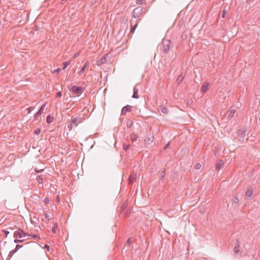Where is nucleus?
<instances>
[{
	"label": "nucleus",
	"mask_w": 260,
	"mask_h": 260,
	"mask_svg": "<svg viewBox=\"0 0 260 260\" xmlns=\"http://www.w3.org/2000/svg\"><path fill=\"white\" fill-rule=\"evenodd\" d=\"M70 61L63 62L62 63V65H63L62 69L65 70V69L70 64Z\"/></svg>",
	"instance_id": "25"
},
{
	"label": "nucleus",
	"mask_w": 260,
	"mask_h": 260,
	"mask_svg": "<svg viewBox=\"0 0 260 260\" xmlns=\"http://www.w3.org/2000/svg\"><path fill=\"white\" fill-rule=\"evenodd\" d=\"M224 162L223 160H219L217 163L216 164L215 169L216 171H218L222 167V166L223 165Z\"/></svg>",
	"instance_id": "12"
},
{
	"label": "nucleus",
	"mask_w": 260,
	"mask_h": 260,
	"mask_svg": "<svg viewBox=\"0 0 260 260\" xmlns=\"http://www.w3.org/2000/svg\"><path fill=\"white\" fill-rule=\"evenodd\" d=\"M240 244L239 239H237L235 242V246L234 248V252L238 254V253L240 252Z\"/></svg>",
	"instance_id": "9"
},
{
	"label": "nucleus",
	"mask_w": 260,
	"mask_h": 260,
	"mask_svg": "<svg viewBox=\"0 0 260 260\" xmlns=\"http://www.w3.org/2000/svg\"><path fill=\"white\" fill-rule=\"evenodd\" d=\"M147 11L146 9L142 8V7H138L135 8L132 13V16L133 17L137 18L140 17L143 13H146Z\"/></svg>",
	"instance_id": "3"
},
{
	"label": "nucleus",
	"mask_w": 260,
	"mask_h": 260,
	"mask_svg": "<svg viewBox=\"0 0 260 260\" xmlns=\"http://www.w3.org/2000/svg\"><path fill=\"white\" fill-rule=\"evenodd\" d=\"M134 92L132 95V98L134 99H138L139 96L138 95V89H137L136 87H134L133 89Z\"/></svg>",
	"instance_id": "13"
},
{
	"label": "nucleus",
	"mask_w": 260,
	"mask_h": 260,
	"mask_svg": "<svg viewBox=\"0 0 260 260\" xmlns=\"http://www.w3.org/2000/svg\"><path fill=\"white\" fill-rule=\"evenodd\" d=\"M249 2H252L254 0H247Z\"/></svg>",
	"instance_id": "53"
},
{
	"label": "nucleus",
	"mask_w": 260,
	"mask_h": 260,
	"mask_svg": "<svg viewBox=\"0 0 260 260\" xmlns=\"http://www.w3.org/2000/svg\"><path fill=\"white\" fill-rule=\"evenodd\" d=\"M35 108L32 106H31L27 108V110L28 111V113H30Z\"/></svg>",
	"instance_id": "36"
},
{
	"label": "nucleus",
	"mask_w": 260,
	"mask_h": 260,
	"mask_svg": "<svg viewBox=\"0 0 260 260\" xmlns=\"http://www.w3.org/2000/svg\"><path fill=\"white\" fill-rule=\"evenodd\" d=\"M126 243H127V244H129H129H131L132 243V240H131V239L130 238H129L127 240V241H126Z\"/></svg>",
	"instance_id": "44"
},
{
	"label": "nucleus",
	"mask_w": 260,
	"mask_h": 260,
	"mask_svg": "<svg viewBox=\"0 0 260 260\" xmlns=\"http://www.w3.org/2000/svg\"><path fill=\"white\" fill-rule=\"evenodd\" d=\"M44 202L46 204H48L49 203V199L48 198H46L44 199Z\"/></svg>",
	"instance_id": "40"
},
{
	"label": "nucleus",
	"mask_w": 260,
	"mask_h": 260,
	"mask_svg": "<svg viewBox=\"0 0 260 260\" xmlns=\"http://www.w3.org/2000/svg\"><path fill=\"white\" fill-rule=\"evenodd\" d=\"M29 236V234L25 233L22 229L19 228L17 231H15L14 233L13 236L16 238H22L25 236Z\"/></svg>",
	"instance_id": "4"
},
{
	"label": "nucleus",
	"mask_w": 260,
	"mask_h": 260,
	"mask_svg": "<svg viewBox=\"0 0 260 260\" xmlns=\"http://www.w3.org/2000/svg\"><path fill=\"white\" fill-rule=\"evenodd\" d=\"M183 79V76H182V75H179L177 79L176 82L177 83V84H179L182 81Z\"/></svg>",
	"instance_id": "22"
},
{
	"label": "nucleus",
	"mask_w": 260,
	"mask_h": 260,
	"mask_svg": "<svg viewBox=\"0 0 260 260\" xmlns=\"http://www.w3.org/2000/svg\"><path fill=\"white\" fill-rule=\"evenodd\" d=\"M60 71H61V69L60 68H58L56 70H55L54 71V73H56V74H58L60 73Z\"/></svg>",
	"instance_id": "41"
},
{
	"label": "nucleus",
	"mask_w": 260,
	"mask_h": 260,
	"mask_svg": "<svg viewBox=\"0 0 260 260\" xmlns=\"http://www.w3.org/2000/svg\"><path fill=\"white\" fill-rule=\"evenodd\" d=\"M45 247L48 250H49V246L48 245H45Z\"/></svg>",
	"instance_id": "52"
},
{
	"label": "nucleus",
	"mask_w": 260,
	"mask_h": 260,
	"mask_svg": "<svg viewBox=\"0 0 260 260\" xmlns=\"http://www.w3.org/2000/svg\"><path fill=\"white\" fill-rule=\"evenodd\" d=\"M201 167V164H196V165L195 166V168H196V169H200Z\"/></svg>",
	"instance_id": "42"
},
{
	"label": "nucleus",
	"mask_w": 260,
	"mask_h": 260,
	"mask_svg": "<svg viewBox=\"0 0 260 260\" xmlns=\"http://www.w3.org/2000/svg\"><path fill=\"white\" fill-rule=\"evenodd\" d=\"M23 245L17 244L15 247V249H17V251H18L20 248L22 247Z\"/></svg>",
	"instance_id": "39"
},
{
	"label": "nucleus",
	"mask_w": 260,
	"mask_h": 260,
	"mask_svg": "<svg viewBox=\"0 0 260 260\" xmlns=\"http://www.w3.org/2000/svg\"><path fill=\"white\" fill-rule=\"evenodd\" d=\"M253 194V189L252 187H250L246 192V196L247 197H251Z\"/></svg>",
	"instance_id": "14"
},
{
	"label": "nucleus",
	"mask_w": 260,
	"mask_h": 260,
	"mask_svg": "<svg viewBox=\"0 0 260 260\" xmlns=\"http://www.w3.org/2000/svg\"><path fill=\"white\" fill-rule=\"evenodd\" d=\"M57 224L56 223L54 224V226L53 227V228L52 229V232L54 234L56 233V229L57 228Z\"/></svg>",
	"instance_id": "33"
},
{
	"label": "nucleus",
	"mask_w": 260,
	"mask_h": 260,
	"mask_svg": "<svg viewBox=\"0 0 260 260\" xmlns=\"http://www.w3.org/2000/svg\"><path fill=\"white\" fill-rule=\"evenodd\" d=\"M88 61H86L84 66L83 67H85V68L87 67V64H88Z\"/></svg>",
	"instance_id": "51"
},
{
	"label": "nucleus",
	"mask_w": 260,
	"mask_h": 260,
	"mask_svg": "<svg viewBox=\"0 0 260 260\" xmlns=\"http://www.w3.org/2000/svg\"><path fill=\"white\" fill-rule=\"evenodd\" d=\"M40 133H41V130H40V129H39V128L37 129H36V130L34 131V133H35V134H36V135H38Z\"/></svg>",
	"instance_id": "37"
},
{
	"label": "nucleus",
	"mask_w": 260,
	"mask_h": 260,
	"mask_svg": "<svg viewBox=\"0 0 260 260\" xmlns=\"http://www.w3.org/2000/svg\"><path fill=\"white\" fill-rule=\"evenodd\" d=\"M79 53H75V54H74V58H75L77 57L79 55Z\"/></svg>",
	"instance_id": "49"
},
{
	"label": "nucleus",
	"mask_w": 260,
	"mask_h": 260,
	"mask_svg": "<svg viewBox=\"0 0 260 260\" xmlns=\"http://www.w3.org/2000/svg\"><path fill=\"white\" fill-rule=\"evenodd\" d=\"M132 124H133V122H132L129 124L127 123V127H131V126H132Z\"/></svg>",
	"instance_id": "50"
},
{
	"label": "nucleus",
	"mask_w": 260,
	"mask_h": 260,
	"mask_svg": "<svg viewBox=\"0 0 260 260\" xmlns=\"http://www.w3.org/2000/svg\"><path fill=\"white\" fill-rule=\"evenodd\" d=\"M71 124H73L74 127L77 126L78 124L81 122V117L80 116L72 117V119L70 121Z\"/></svg>",
	"instance_id": "5"
},
{
	"label": "nucleus",
	"mask_w": 260,
	"mask_h": 260,
	"mask_svg": "<svg viewBox=\"0 0 260 260\" xmlns=\"http://www.w3.org/2000/svg\"><path fill=\"white\" fill-rule=\"evenodd\" d=\"M232 200L233 203H234L236 204H238L240 202L239 199L236 197H234Z\"/></svg>",
	"instance_id": "24"
},
{
	"label": "nucleus",
	"mask_w": 260,
	"mask_h": 260,
	"mask_svg": "<svg viewBox=\"0 0 260 260\" xmlns=\"http://www.w3.org/2000/svg\"><path fill=\"white\" fill-rule=\"evenodd\" d=\"M130 148H131V146H130L129 144H126L125 143H123V149L125 151H127Z\"/></svg>",
	"instance_id": "20"
},
{
	"label": "nucleus",
	"mask_w": 260,
	"mask_h": 260,
	"mask_svg": "<svg viewBox=\"0 0 260 260\" xmlns=\"http://www.w3.org/2000/svg\"><path fill=\"white\" fill-rule=\"evenodd\" d=\"M160 47L164 53L168 54L170 49L173 47V45L170 40L164 38L162 40Z\"/></svg>",
	"instance_id": "1"
},
{
	"label": "nucleus",
	"mask_w": 260,
	"mask_h": 260,
	"mask_svg": "<svg viewBox=\"0 0 260 260\" xmlns=\"http://www.w3.org/2000/svg\"><path fill=\"white\" fill-rule=\"evenodd\" d=\"M66 1H67V0H62V3H63L64 2H66Z\"/></svg>",
	"instance_id": "55"
},
{
	"label": "nucleus",
	"mask_w": 260,
	"mask_h": 260,
	"mask_svg": "<svg viewBox=\"0 0 260 260\" xmlns=\"http://www.w3.org/2000/svg\"><path fill=\"white\" fill-rule=\"evenodd\" d=\"M132 106L127 105L123 107L121 110V115H126L127 112H131L132 111Z\"/></svg>",
	"instance_id": "7"
},
{
	"label": "nucleus",
	"mask_w": 260,
	"mask_h": 260,
	"mask_svg": "<svg viewBox=\"0 0 260 260\" xmlns=\"http://www.w3.org/2000/svg\"><path fill=\"white\" fill-rule=\"evenodd\" d=\"M35 171H36V172H40L43 171V170H40V171H37V170H35Z\"/></svg>",
	"instance_id": "54"
},
{
	"label": "nucleus",
	"mask_w": 260,
	"mask_h": 260,
	"mask_svg": "<svg viewBox=\"0 0 260 260\" xmlns=\"http://www.w3.org/2000/svg\"><path fill=\"white\" fill-rule=\"evenodd\" d=\"M160 110H161V112L164 114H167L168 113V109L165 107L161 108Z\"/></svg>",
	"instance_id": "27"
},
{
	"label": "nucleus",
	"mask_w": 260,
	"mask_h": 260,
	"mask_svg": "<svg viewBox=\"0 0 260 260\" xmlns=\"http://www.w3.org/2000/svg\"><path fill=\"white\" fill-rule=\"evenodd\" d=\"M53 117L52 116H51L49 115L47 117L46 122H47V123H48V124L51 123V122H53Z\"/></svg>",
	"instance_id": "17"
},
{
	"label": "nucleus",
	"mask_w": 260,
	"mask_h": 260,
	"mask_svg": "<svg viewBox=\"0 0 260 260\" xmlns=\"http://www.w3.org/2000/svg\"><path fill=\"white\" fill-rule=\"evenodd\" d=\"M170 144V142H168V143L165 145V147H164V149H167L169 147V146Z\"/></svg>",
	"instance_id": "47"
},
{
	"label": "nucleus",
	"mask_w": 260,
	"mask_h": 260,
	"mask_svg": "<svg viewBox=\"0 0 260 260\" xmlns=\"http://www.w3.org/2000/svg\"><path fill=\"white\" fill-rule=\"evenodd\" d=\"M154 140V137L153 135H149L146 136L145 138V142L147 144H150L153 142Z\"/></svg>",
	"instance_id": "11"
},
{
	"label": "nucleus",
	"mask_w": 260,
	"mask_h": 260,
	"mask_svg": "<svg viewBox=\"0 0 260 260\" xmlns=\"http://www.w3.org/2000/svg\"><path fill=\"white\" fill-rule=\"evenodd\" d=\"M45 218L48 220H50V217L48 215V214H45Z\"/></svg>",
	"instance_id": "48"
},
{
	"label": "nucleus",
	"mask_w": 260,
	"mask_h": 260,
	"mask_svg": "<svg viewBox=\"0 0 260 260\" xmlns=\"http://www.w3.org/2000/svg\"><path fill=\"white\" fill-rule=\"evenodd\" d=\"M181 38L182 40H185L187 39V36L186 35L182 34L181 36Z\"/></svg>",
	"instance_id": "45"
},
{
	"label": "nucleus",
	"mask_w": 260,
	"mask_h": 260,
	"mask_svg": "<svg viewBox=\"0 0 260 260\" xmlns=\"http://www.w3.org/2000/svg\"><path fill=\"white\" fill-rule=\"evenodd\" d=\"M85 67H83L81 68L80 71L78 72L79 74H83L85 71Z\"/></svg>",
	"instance_id": "34"
},
{
	"label": "nucleus",
	"mask_w": 260,
	"mask_h": 260,
	"mask_svg": "<svg viewBox=\"0 0 260 260\" xmlns=\"http://www.w3.org/2000/svg\"><path fill=\"white\" fill-rule=\"evenodd\" d=\"M62 96V92L61 91H58L56 93V98H61Z\"/></svg>",
	"instance_id": "32"
},
{
	"label": "nucleus",
	"mask_w": 260,
	"mask_h": 260,
	"mask_svg": "<svg viewBox=\"0 0 260 260\" xmlns=\"http://www.w3.org/2000/svg\"><path fill=\"white\" fill-rule=\"evenodd\" d=\"M43 180V176L42 175H39L37 177L36 180L39 184H42Z\"/></svg>",
	"instance_id": "16"
},
{
	"label": "nucleus",
	"mask_w": 260,
	"mask_h": 260,
	"mask_svg": "<svg viewBox=\"0 0 260 260\" xmlns=\"http://www.w3.org/2000/svg\"><path fill=\"white\" fill-rule=\"evenodd\" d=\"M138 26V22H136V24L134 25H133L132 24L131 25V30H130V32L131 33H134L136 27H137Z\"/></svg>",
	"instance_id": "18"
},
{
	"label": "nucleus",
	"mask_w": 260,
	"mask_h": 260,
	"mask_svg": "<svg viewBox=\"0 0 260 260\" xmlns=\"http://www.w3.org/2000/svg\"><path fill=\"white\" fill-rule=\"evenodd\" d=\"M136 3L137 4H143L145 3V1L144 0H136Z\"/></svg>",
	"instance_id": "31"
},
{
	"label": "nucleus",
	"mask_w": 260,
	"mask_h": 260,
	"mask_svg": "<svg viewBox=\"0 0 260 260\" xmlns=\"http://www.w3.org/2000/svg\"><path fill=\"white\" fill-rule=\"evenodd\" d=\"M29 236H31L34 239L38 240L40 239L39 237L37 235H29Z\"/></svg>",
	"instance_id": "30"
},
{
	"label": "nucleus",
	"mask_w": 260,
	"mask_h": 260,
	"mask_svg": "<svg viewBox=\"0 0 260 260\" xmlns=\"http://www.w3.org/2000/svg\"><path fill=\"white\" fill-rule=\"evenodd\" d=\"M46 105V104H44L43 105H42V106L40 107L39 111L36 113V114L35 115V120H37L38 119L37 117L38 116H40L43 113V112L45 108Z\"/></svg>",
	"instance_id": "8"
},
{
	"label": "nucleus",
	"mask_w": 260,
	"mask_h": 260,
	"mask_svg": "<svg viewBox=\"0 0 260 260\" xmlns=\"http://www.w3.org/2000/svg\"><path fill=\"white\" fill-rule=\"evenodd\" d=\"M56 202L58 204H59L60 202V197L58 195L56 197Z\"/></svg>",
	"instance_id": "43"
},
{
	"label": "nucleus",
	"mask_w": 260,
	"mask_h": 260,
	"mask_svg": "<svg viewBox=\"0 0 260 260\" xmlns=\"http://www.w3.org/2000/svg\"><path fill=\"white\" fill-rule=\"evenodd\" d=\"M106 57L105 56L102 57L99 61L100 63L103 64L106 62Z\"/></svg>",
	"instance_id": "28"
},
{
	"label": "nucleus",
	"mask_w": 260,
	"mask_h": 260,
	"mask_svg": "<svg viewBox=\"0 0 260 260\" xmlns=\"http://www.w3.org/2000/svg\"><path fill=\"white\" fill-rule=\"evenodd\" d=\"M24 241V239H23V240H19V239H15L14 241V242L15 243H22Z\"/></svg>",
	"instance_id": "35"
},
{
	"label": "nucleus",
	"mask_w": 260,
	"mask_h": 260,
	"mask_svg": "<svg viewBox=\"0 0 260 260\" xmlns=\"http://www.w3.org/2000/svg\"><path fill=\"white\" fill-rule=\"evenodd\" d=\"M137 139V135L135 134L134 133H133L131 136V139L133 142L136 141Z\"/></svg>",
	"instance_id": "23"
},
{
	"label": "nucleus",
	"mask_w": 260,
	"mask_h": 260,
	"mask_svg": "<svg viewBox=\"0 0 260 260\" xmlns=\"http://www.w3.org/2000/svg\"><path fill=\"white\" fill-rule=\"evenodd\" d=\"M247 127H243L241 129H238L236 132V139L240 142H244L245 140H248V139L245 138V136L247 134Z\"/></svg>",
	"instance_id": "2"
},
{
	"label": "nucleus",
	"mask_w": 260,
	"mask_h": 260,
	"mask_svg": "<svg viewBox=\"0 0 260 260\" xmlns=\"http://www.w3.org/2000/svg\"><path fill=\"white\" fill-rule=\"evenodd\" d=\"M68 122H69V124L67 125V127H68L69 131H71L72 129V128L73 127H74V126L73 124H71V123L70 122V121Z\"/></svg>",
	"instance_id": "26"
},
{
	"label": "nucleus",
	"mask_w": 260,
	"mask_h": 260,
	"mask_svg": "<svg viewBox=\"0 0 260 260\" xmlns=\"http://www.w3.org/2000/svg\"><path fill=\"white\" fill-rule=\"evenodd\" d=\"M226 13V11L224 9L222 12V18H224L225 17V15Z\"/></svg>",
	"instance_id": "38"
},
{
	"label": "nucleus",
	"mask_w": 260,
	"mask_h": 260,
	"mask_svg": "<svg viewBox=\"0 0 260 260\" xmlns=\"http://www.w3.org/2000/svg\"><path fill=\"white\" fill-rule=\"evenodd\" d=\"M236 112L235 109L232 110L229 112H227L226 114L228 115V117L229 118H232L234 116V115Z\"/></svg>",
	"instance_id": "15"
},
{
	"label": "nucleus",
	"mask_w": 260,
	"mask_h": 260,
	"mask_svg": "<svg viewBox=\"0 0 260 260\" xmlns=\"http://www.w3.org/2000/svg\"><path fill=\"white\" fill-rule=\"evenodd\" d=\"M3 231L5 234L6 237H7L8 235L9 234V232L6 230H3Z\"/></svg>",
	"instance_id": "46"
},
{
	"label": "nucleus",
	"mask_w": 260,
	"mask_h": 260,
	"mask_svg": "<svg viewBox=\"0 0 260 260\" xmlns=\"http://www.w3.org/2000/svg\"><path fill=\"white\" fill-rule=\"evenodd\" d=\"M1 25V22L0 21V25Z\"/></svg>",
	"instance_id": "56"
},
{
	"label": "nucleus",
	"mask_w": 260,
	"mask_h": 260,
	"mask_svg": "<svg viewBox=\"0 0 260 260\" xmlns=\"http://www.w3.org/2000/svg\"><path fill=\"white\" fill-rule=\"evenodd\" d=\"M166 171L165 170H164L162 171H161V176L160 177L159 179L160 180H162V179L164 178V177L166 175Z\"/></svg>",
	"instance_id": "29"
},
{
	"label": "nucleus",
	"mask_w": 260,
	"mask_h": 260,
	"mask_svg": "<svg viewBox=\"0 0 260 260\" xmlns=\"http://www.w3.org/2000/svg\"><path fill=\"white\" fill-rule=\"evenodd\" d=\"M72 90L74 93L77 94H81L83 91L82 87L78 86H73L72 87Z\"/></svg>",
	"instance_id": "6"
},
{
	"label": "nucleus",
	"mask_w": 260,
	"mask_h": 260,
	"mask_svg": "<svg viewBox=\"0 0 260 260\" xmlns=\"http://www.w3.org/2000/svg\"><path fill=\"white\" fill-rule=\"evenodd\" d=\"M136 177L134 176L131 175L128 178V183L129 184L133 183Z\"/></svg>",
	"instance_id": "19"
},
{
	"label": "nucleus",
	"mask_w": 260,
	"mask_h": 260,
	"mask_svg": "<svg viewBox=\"0 0 260 260\" xmlns=\"http://www.w3.org/2000/svg\"><path fill=\"white\" fill-rule=\"evenodd\" d=\"M17 249H14L13 250H12L10 252H9V255H8V257H9V259L11 258L13 255L16 253L17 252Z\"/></svg>",
	"instance_id": "21"
},
{
	"label": "nucleus",
	"mask_w": 260,
	"mask_h": 260,
	"mask_svg": "<svg viewBox=\"0 0 260 260\" xmlns=\"http://www.w3.org/2000/svg\"><path fill=\"white\" fill-rule=\"evenodd\" d=\"M209 84L207 82H205L202 85L201 89V92L205 93L208 89Z\"/></svg>",
	"instance_id": "10"
}]
</instances>
